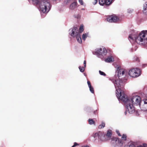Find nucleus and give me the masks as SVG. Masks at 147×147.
Instances as JSON below:
<instances>
[{
    "instance_id": "36",
    "label": "nucleus",
    "mask_w": 147,
    "mask_h": 147,
    "mask_svg": "<svg viewBox=\"0 0 147 147\" xmlns=\"http://www.w3.org/2000/svg\"><path fill=\"white\" fill-rule=\"evenodd\" d=\"M82 147H89L88 146H82Z\"/></svg>"
},
{
    "instance_id": "2",
    "label": "nucleus",
    "mask_w": 147,
    "mask_h": 147,
    "mask_svg": "<svg viewBox=\"0 0 147 147\" xmlns=\"http://www.w3.org/2000/svg\"><path fill=\"white\" fill-rule=\"evenodd\" d=\"M128 39L129 40H135L138 43L145 42L147 39V30L142 31L136 38L133 37L132 35L130 34L128 37Z\"/></svg>"
},
{
    "instance_id": "39",
    "label": "nucleus",
    "mask_w": 147,
    "mask_h": 147,
    "mask_svg": "<svg viewBox=\"0 0 147 147\" xmlns=\"http://www.w3.org/2000/svg\"><path fill=\"white\" fill-rule=\"evenodd\" d=\"M125 113H127V112H125Z\"/></svg>"
},
{
    "instance_id": "17",
    "label": "nucleus",
    "mask_w": 147,
    "mask_h": 147,
    "mask_svg": "<svg viewBox=\"0 0 147 147\" xmlns=\"http://www.w3.org/2000/svg\"><path fill=\"white\" fill-rule=\"evenodd\" d=\"M144 106L145 107L144 110L147 111V99H144Z\"/></svg>"
},
{
    "instance_id": "33",
    "label": "nucleus",
    "mask_w": 147,
    "mask_h": 147,
    "mask_svg": "<svg viewBox=\"0 0 147 147\" xmlns=\"http://www.w3.org/2000/svg\"><path fill=\"white\" fill-rule=\"evenodd\" d=\"M84 67H85L86 66V61L85 60L84 61Z\"/></svg>"
},
{
    "instance_id": "7",
    "label": "nucleus",
    "mask_w": 147,
    "mask_h": 147,
    "mask_svg": "<svg viewBox=\"0 0 147 147\" xmlns=\"http://www.w3.org/2000/svg\"><path fill=\"white\" fill-rule=\"evenodd\" d=\"M113 0H99V4L102 6L109 5L112 3Z\"/></svg>"
},
{
    "instance_id": "21",
    "label": "nucleus",
    "mask_w": 147,
    "mask_h": 147,
    "mask_svg": "<svg viewBox=\"0 0 147 147\" xmlns=\"http://www.w3.org/2000/svg\"><path fill=\"white\" fill-rule=\"evenodd\" d=\"M88 35L86 33L84 34H83L82 36V39L83 40H85L86 38L87 37Z\"/></svg>"
},
{
    "instance_id": "28",
    "label": "nucleus",
    "mask_w": 147,
    "mask_h": 147,
    "mask_svg": "<svg viewBox=\"0 0 147 147\" xmlns=\"http://www.w3.org/2000/svg\"><path fill=\"white\" fill-rule=\"evenodd\" d=\"M79 1L81 5H83V0H79Z\"/></svg>"
},
{
    "instance_id": "23",
    "label": "nucleus",
    "mask_w": 147,
    "mask_h": 147,
    "mask_svg": "<svg viewBox=\"0 0 147 147\" xmlns=\"http://www.w3.org/2000/svg\"><path fill=\"white\" fill-rule=\"evenodd\" d=\"M130 144L129 145V147H135V144L136 143L134 142H131Z\"/></svg>"
},
{
    "instance_id": "22",
    "label": "nucleus",
    "mask_w": 147,
    "mask_h": 147,
    "mask_svg": "<svg viewBox=\"0 0 147 147\" xmlns=\"http://www.w3.org/2000/svg\"><path fill=\"white\" fill-rule=\"evenodd\" d=\"M84 67H81L80 66L79 67L80 71L82 72H83L84 71L85 69Z\"/></svg>"
},
{
    "instance_id": "14",
    "label": "nucleus",
    "mask_w": 147,
    "mask_h": 147,
    "mask_svg": "<svg viewBox=\"0 0 147 147\" xmlns=\"http://www.w3.org/2000/svg\"><path fill=\"white\" fill-rule=\"evenodd\" d=\"M112 135V131L111 130L109 129L107 130V134L106 135V137L110 138Z\"/></svg>"
},
{
    "instance_id": "27",
    "label": "nucleus",
    "mask_w": 147,
    "mask_h": 147,
    "mask_svg": "<svg viewBox=\"0 0 147 147\" xmlns=\"http://www.w3.org/2000/svg\"><path fill=\"white\" fill-rule=\"evenodd\" d=\"M75 17L77 18V19L80 18V14H78L77 16H75Z\"/></svg>"
},
{
    "instance_id": "34",
    "label": "nucleus",
    "mask_w": 147,
    "mask_h": 147,
    "mask_svg": "<svg viewBox=\"0 0 147 147\" xmlns=\"http://www.w3.org/2000/svg\"><path fill=\"white\" fill-rule=\"evenodd\" d=\"M145 147L144 146H143L140 145L139 146H138V147Z\"/></svg>"
},
{
    "instance_id": "16",
    "label": "nucleus",
    "mask_w": 147,
    "mask_h": 147,
    "mask_svg": "<svg viewBox=\"0 0 147 147\" xmlns=\"http://www.w3.org/2000/svg\"><path fill=\"white\" fill-rule=\"evenodd\" d=\"M98 113V111L97 110L94 111L93 112H90L89 115L90 116H93L94 115H96Z\"/></svg>"
},
{
    "instance_id": "35",
    "label": "nucleus",
    "mask_w": 147,
    "mask_h": 147,
    "mask_svg": "<svg viewBox=\"0 0 147 147\" xmlns=\"http://www.w3.org/2000/svg\"><path fill=\"white\" fill-rule=\"evenodd\" d=\"M138 59H139L138 58H137L136 59V61H138Z\"/></svg>"
},
{
    "instance_id": "6",
    "label": "nucleus",
    "mask_w": 147,
    "mask_h": 147,
    "mask_svg": "<svg viewBox=\"0 0 147 147\" xmlns=\"http://www.w3.org/2000/svg\"><path fill=\"white\" fill-rule=\"evenodd\" d=\"M107 21L110 22H118L119 18L115 15L109 16L107 18Z\"/></svg>"
},
{
    "instance_id": "9",
    "label": "nucleus",
    "mask_w": 147,
    "mask_h": 147,
    "mask_svg": "<svg viewBox=\"0 0 147 147\" xmlns=\"http://www.w3.org/2000/svg\"><path fill=\"white\" fill-rule=\"evenodd\" d=\"M78 28L77 27H74L72 30V33L71 35L73 37H76L77 35L76 34H80L79 32H77L76 31L77 30Z\"/></svg>"
},
{
    "instance_id": "1",
    "label": "nucleus",
    "mask_w": 147,
    "mask_h": 147,
    "mask_svg": "<svg viewBox=\"0 0 147 147\" xmlns=\"http://www.w3.org/2000/svg\"><path fill=\"white\" fill-rule=\"evenodd\" d=\"M113 82L116 89V94L118 99L124 102L129 113H132L134 112L135 108L133 105H140L141 101L140 97L138 96H135L130 99L124 92L121 90L120 81L118 80H113Z\"/></svg>"
},
{
    "instance_id": "31",
    "label": "nucleus",
    "mask_w": 147,
    "mask_h": 147,
    "mask_svg": "<svg viewBox=\"0 0 147 147\" xmlns=\"http://www.w3.org/2000/svg\"><path fill=\"white\" fill-rule=\"evenodd\" d=\"M98 2L97 0H94V1L93 2V4L94 5L96 4Z\"/></svg>"
},
{
    "instance_id": "32",
    "label": "nucleus",
    "mask_w": 147,
    "mask_h": 147,
    "mask_svg": "<svg viewBox=\"0 0 147 147\" xmlns=\"http://www.w3.org/2000/svg\"><path fill=\"white\" fill-rule=\"evenodd\" d=\"M146 8L145 7H144V8H143V12L144 13H146L145 11L146 10Z\"/></svg>"
},
{
    "instance_id": "18",
    "label": "nucleus",
    "mask_w": 147,
    "mask_h": 147,
    "mask_svg": "<svg viewBox=\"0 0 147 147\" xmlns=\"http://www.w3.org/2000/svg\"><path fill=\"white\" fill-rule=\"evenodd\" d=\"M105 126V123L104 122H102L101 124L99 125L98 126L99 129H102Z\"/></svg>"
},
{
    "instance_id": "3",
    "label": "nucleus",
    "mask_w": 147,
    "mask_h": 147,
    "mask_svg": "<svg viewBox=\"0 0 147 147\" xmlns=\"http://www.w3.org/2000/svg\"><path fill=\"white\" fill-rule=\"evenodd\" d=\"M127 136L126 134H123L121 137V139H119L117 138L113 137L111 138V142L112 143L118 144L120 146H121L123 143V140L125 141L127 140Z\"/></svg>"
},
{
    "instance_id": "5",
    "label": "nucleus",
    "mask_w": 147,
    "mask_h": 147,
    "mask_svg": "<svg viewBox=\"0 0 147 147\" xmlns=\"http://www.w3.org/2000/svg\"><path fill=\"white\" fill-rule=\"evenodd\" d=\"M140 70L138 68L130 69L128 72L129 75L133 78L138 77L140 75Z\"/></svg>"
},
{
    "instance_id": "24",
    "label": "nucleus",
    "mask_w": 147,
    "mask_h": 147,
    "mask_svg": "<svg viewBox=\"0 0 147 147\" xmlns=\"http://www.w3.org/2000/svg\"><path fill=\"white\" fill-rule=\"evenodd\" d=\"M90 88V91L92 93H94V90L93 87L91 86L89 87Z\"/></svg>"
},
{
    "instance_id": "11",
    "label": "nucleus",
    "mask_w": 147,
    "mask_h": 147,
    "mask_svg": "<svg viewBox=\"0 0 147 147\" xmlns=\"http://www.w3.org/2000/svg\"><path fill=\"white\" fill-rule=\"evenodd\" d=\"M118 76L119 77V79H120L119 77L121 75H123L124 74L125 72L123 69H120L118 71Z\"/></svg>"
},
{
    "instance_id": "30",
    "label": "nucleus",
    "mask_w": 147,
    "mask_h": 147,
    "mask_svg": "<svg viewBox=\"0 0 147 147\" xmlns=\"http://www.w3.org/2000/svg\"><path fill=\"white\" fill-rule=\"evenodd\" d=\"M77 145H79V144L76 142H75L74 143V145L71 147H75Z\"/></svg>"
},
{
    "instance_id": "13",
    "label": "nucleus",
    "mask_w": 147,
    "mask_h": 147,
    "mask_svg": "<svg viewBox=\"0 0 147 147\" xmlns=\"http://www.w3.org/2000/svg\"><path fill=\"white\" fill-rule=\"evenodd\" d=\"M76 2H74L72 3L70 6V8L71 9H73L76 8L77 6Z\"/></svg>"
},
{
    "instance_id": "4",
    "label": "nucleus",
    "mask_w": 147,
    "mask_h": 147,
    "mask_svg": "<svg viewBox=\"0 0 147 147\" xmlns=\"http://www.w3.org/2000/svg\"><path fill=\"white\" fill-rule=\"evenodd\" d=\"M50 7V3L46 1H42L40 6V10L44 13L49 11Z\"/></svg>"
},
{
    "instance_id": "29",
    "label": "nucleus",
    "mask_w": 147,
    "mask_h": 147,
    "mask_svg": "<svg viewBox=\"0 0 147 147\" xmlns=\"http://www.w3.org/2000/svg\"><path fill=\"white\" fill-rule=\"evenodd\" d=\"M87 84H88V85L89 87L92 86L91 85V83H90V81H87Z\"/></svg>"
},
{
    "instance_id": "19",
    "label": "nucleus",
    "mask_w": 147,
    "mask_h": 147,
    "mask_svg": "<svg viewBox=\"0 0 147 147\" xmlns=\"http://www.w3.org/2000/svg\"><path fill=\"white\" fill-rule=\"evenodd\" d=\"M84 30V26L83 25H81L79 28V33H81Z\"/></svg>"
},
{
    "instance_id": "38",
    "label": "nucleus",
    "mask_w": 147,
    "mask_h": 147,
    "mask_svg": "<svg viewBox=\"0 0 147 147\" xmlns=\"http://www.w3.org/2000/svg\"><path fill=\"white\" fill-rule=\"evenodd\" d=\"M125 113H127V112H125Z\"/></svg>"
},
{
    "instance_id": "26",
    "label": "nucleus",
    "mask_w": 147,
    "mask_h": 147,
    "mask_svg": "<svg viewBox=\"0 0 147 147\" xmlns=\"http://www.w3.org/2000/svg\"><path fill=\"white\" fill-rule=\"evenodd\" d=\"M117 134L118 136H121V135L120 133V132L119 130H117L116 131Z\"/></svg>"
},
{
    "instance_id": "15",
    "label": "nucleus",
    "mask_w": 147,
    "mask_h": 147,
    "mask_svg": "<svg viewBox=\"0 0 147 147\" xmlns=\"http://www.w3.org/2000/svg\"><path fill=\"white\" fill-rule=\"evenodd\" d=\"M76 35L77 36L76 37V38L78 41L80 43H81L82 42V41L80 34H78Z\"/></svg>"
},
{
    "instance_id": "25",
    "label": "nucleus",
    "mask_w": 147,
    "mask_h": 147,
    "mask_svg": "<svg viewBox=\"0 0 147 147\" xmlns=\"http://www.w3.org/2000/svg\"><path fill=\"white\" fill-rule=\"evenodd\" d=\"M99 72L100 74L101 75H103V76H106V74L105 73H104V72H103L102 71H101L100 70L99 71Z\"/></svg>"
},
{
    "instance_id": "12",
    "label": "nucleus",
    "mask_w": 147,
    "mask_h": 147,
    "mask_svg": "<svg viewBox=\"0 0 147 147\" xmlns=\"http://www.w3.org/2000/svg\"><path fill=\"white\" fill-rule=\"evenodd\" d=\"M107 62H111L114 61V58L112 57H108L105 60Z\"/></svg>"
},
{
    "instance_id": "37",
    "label": "nucleus",
    "mask_w": 147,
    "mask_h": 147,
    "mask_svg": "<svg viewBox=\"0 0 147 147\" xmlns=\"http://www.w3.org/2000/svg\"><path fill=\"white\" fill-rule=\"evenodd\" d=\"M125 113H127V112H125Z\"/></svg>"
},
{
    "instance_id": "10",
    "label": "nucleus",
    "mask_w": 147,
    "mask_h": 147,
    "mask_svg": "<svg viewBox=\"0 0 147 147\" xmlns=\"http://www.w3.org/2000/svg\"><path fill=\"white\" fill-rule=\"evenodd\" d=\"M102 133L101 132L99 131L98 133H95L94 134L93 136L95 138H97L98 137V138L100 139L101 140H102Z\"/></svg>"
},
{
    "instance_id": "20",
    "label": "nucleus",
    "mask_w": 147,
    "mask_h": 147,
    "mask_svg": "<svg viewBox=\"0 0 147 147\" xmlns=\"http://www.w3.org/2000/svg\"><path fill=\"white\" fill-rule=\"evenodd\" d=\"M89 123L90 125L93 124H95V122L93 119H89L88 120Z\"/></svg>"
},
{
    "instance_id": "8",
    "label": "nucleus",
    "mask_w": 147,
    "mask_h": 147,
    "mask_svg": "<svg viewBox=\"0 0 147 147\" xmlns=\"http://www.w3.org/2000/svg\"><path fill=\"white\" fill-rule=\"evenodd\" d=\"M107 52V50L105 49L104 48L102 49L101 48L98 49L96 51V53L102 56L105 55L106 54Z\"/></svg>"
}]
</instances>
